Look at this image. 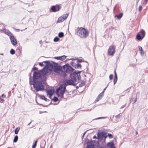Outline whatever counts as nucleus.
Segmentation results:
<instances>
[{"mask_svg": "<svg viewBox=\"0 0 148 148\" xmlns=\"http://www.w3.org/2000/svg\"><path fill=\"white\" fill-rule=\"evenodd\" d=\"M81 72H74L73 73L71 74L70 77L71 79L66 80L65 81L64 84L60 86L56 90V93L58 97H60L61 98H63V95L67 85H75V84H77L80 79Z\"/></svg>", "mask_w": 148, "mask_h": 148, "instance_id": "nucleus-1", "label": "nucleus"}, {"mask_svg": "<svg viewBox=\"0 0 148 148\" xmlns=\"http://www.w3.org/2000/svg\"><path fill=\"white\" fill-rule=\"evenodd\" d=\"M44 62L48 64L47 68L50 71H53L56 73H60L61 71L60 67L58 65L57 63H56L53 62L51 63H49V61H45Z\"/></svg>", "mask_w": 148, "mask_h": 148, "instance_id": "nucleus-2", "label": "nucleus"}, {"mask_svg": "<svg viewBox=\"0 0 148 148\" xmlns=\"http://www.w3.org/2000/svg\"><path fill=\"white\" fill-rule=\"evenodd\" d=\"M34 88L37 91H42L44 90V84L42 82L37 81L33 83Z\"/></svg>", "mask_w": 148, "mask_h": 148, "instance_id": "nucleus-3", "label": "nucleus"}, {"mask_svg": "<svg viewBox=\"0 0 148 148\" xmlns=\"http://www.w3.org/2000/svg\"><path fill=\"white\" fill-rule=\"evenodd\" d=\"M77 34L81 38H86L88 36L89 32L84 28L80 27L78 29L77 32Z\"/></svg>", "mask_w": 148, "mask_h": 148, "instance_id": "nucleus-4", "label": "nucleus"}, {"mask_svg": "<svg viewBox=\"0 0 148 148\" xmlns=\"http://www.w3.org/2000/svg\"><path fill=\"white\" fill-rule=\"evenodd\" d=\"M63 68L64 69V71L67 73H70L73 71L74 70L71 66H69L64 65L63 66Z\"/></svg>", "mask_w": 148, "mask_h": 148, "instance_id": "nucleus-5", "label": "nucleus"}, {"mask_svg": "<svg viewBox=\"0 0 148 148\" xmlns=\"http://www.w3.org/2000/svg\"><path fill=\"white\" fill-rule=\"evenodd\" d=\"M115 49V46H110L108 51V53L110 55H113L114 54Z\"/></svg>", "mask_w": 148, "mask_h": 148, "instance_id": "nucleus-6", "label": "nucleus"}, {"mask_svg": "<svg viewBox=\"0 0 148 148\" xmlns=\"http://www.w3.org/2000/svg\"><path fill=\"white\" fill-rule=\"evenodd\" d=\"M10 38L12 45H16L17 44V41L13 36V35H10Z\"/></svg>", "mask_w": 148, "mask_h": 148, "instance_id": "nucleus-7", "label": "nucleus"}, {"mask_svg": "<svg viewBox=\"0 0 148 148\" xmlns=\"http://www.w3.org/2000/svg\"><path fill=\"white\" fill-rule=\"evenodd\" d=\"M60 9L59 5H56L55 6H52L51 8V10L52 12H56L58 11Z\"/></svg>", "mask_w": 148, "mask_h": 148, "instance_id": "nucleus-8", "label": "nucleus"}, {"mask_svg": "<svg viewBox=\"0 0 148 148\" xmlns=\"http://www.w3.org/2000/svg\"><path fill=\"white\" fill-rule=\"evenodd\" d=\"M40 76V73L38 72H34V78L35 79H37Z\"/></svg>", "mask_w": 148, "mask_h": 148, "instance_id": "nucleus-9", "label": "nucleus"}, {"mask_svg": "<svg viewBox=\"0 0 148 148\" xmlns=\"http://www.w3.org/2000/svg\"><path fill=\"white\" fill-rule=\"evenodd\" d=\"M107 146V148H115L112 142L108 143Z\"/></svg>", "mask_w": 148, "mask_h": 148, "instance_id": "nucleus-10", "label": "nucleus"}, {"mask_svg": "<svg viewBox=\"0 0 148 148\" xmlns=\"http://www.w3.org/2000/svg\"><path fill=\"white\" fill-rule=\"evenodd\" d=\"M54 91L52 90H49L47 91V95L49 96L50 98L51 96L53 95Z\"/></svg>", "mask_w": 148, "mask_h": 148, "instance_id": "nucleus-11", "label": "nucleus"}, {"mask_svg": "<svg viewBox=\"0 0 148 148\" xmlns=\"http://www.w3.org/2000/svg\"><path fill=\"white\" fill-rule=\"evenodd\" d=\"M66 56L64 55L61 56L55 57L54 58L57 60H63L66 58Z\"/></svg>", "mask_w": 148, "mask_h": 148, "instance_id": "nucleus-12", "label": "nucleus"}, {"mask_svg": "<svg viewBox=\"0 0 148 148\" xmlns=\"http://www.w3.org/2000/svg\"><path fill=\"white\" fill-rule=\"evenodd\" d=\"M84 76L85 77V79L86 81H89L91 77V75L89 73H86L84 75Z\"/></svg>", "mask_w": 148, "mask_h": 148, "instance_id": "nucleus-13", "label": "nucleus"}, {"mask_svg": "<svg viewBox=\"0 0 148 148\" xmlns=\"http://www.w3.org/2000/svg\"><path fill=\"white\" fill-rule=\"evenodd\" d=\"M138 33L141 36H142L143 37H145V32L143 29L141 30Z\"/></svg>", "mask_w": 148, "mask_h": 148, "instance_id": "nucleus-14", "label": "nucleus"}, {"mask_svg": "<svg viewBox=\"0 0 148 148\" xmlns=\"http://www.w3.org/2000/svg\"><path fill=\"white\" fill-rule=\"evenodd\" d=\"M144 37L142 36H141L138 33V34L136 36V38L137 40H141Z\"/></svg>", "mask_w": 148, "mask_h": 148, "instance_id": "nucleus-15", "label": "nucleus"}, {"mask_svg": "<svg viewBox=\"0 0 148 148\" xmlns=\"http://www.w3.org/2000/svg\"><path fill=\"white\" fill-rule=\"evenodd\" d=\"M64 21V19H63V18H62V17L61 16L58 18L57 22V23H61L63 22Z\"/></svg>", "mask_w": 148, "mask_h": 148, "instance_id": "nucleus-16", "label": "nucleus"}, {"mask_svg": "<svg viewBox=\"0 0 148 148\" xmlns=\"http://www.w3.org/2000/svg\"><path fill=\"white\" fill-rule=\"evenodd\" d=\"M39 97L40 98L46 101H47V99L43 95H39Z\"/></svg>", "mask_w": 148, "mask_h": 148, "instance_id": "nucleus-17", "label": "nucleus"}, {"mask_svg": "<svg viewBox=\"0 0 148 148\" xmlns=\"http://www.w3.org/2000/svg\"><path fill=\"white\" fill-rule=\"evenodd\" d=\"M97 136L98 138L99 139H101L103 137V135L101 133H98L97 134Z\"/></svg>", "mask_w": 148, "mask_h": 148, "instance_id": "nucleus-18", "label": "nucleus"}, {"mask_svg": "<svg viewBox=\"0 0 148 148\" xmlns=\"http://www.w3.org/2000/svg\"><path fill=\"white\" fill-rule=\"evenodd\" d=\"M69 16V14H66L62 16V18L64 19V21Z\"/></svg>", "mask_w": 148, "mask_h": 148, "instance_id": "nucleus-19", "label": "nucleus"}, {"mask_svg": "<svg viewBox=\"0 0 148 148\" xmlns=\"http://www.w3.org/2000/svg\"><path fill=\"white\" fill-rule=\"evenodd\" d=\"M123 13H121L119 15H116L115 16V17H117L118 19H119L122 17L123 16Z\"/></svg>", "mask_w": 148, "mask_h": 148, "instance_id": "nucleus-20", "label": "nucleus"}, {"mask_svg": "<svg viewBox=\"0 0 148 148\" xmlns=\"http://www.w3.org/2000/svg\"><path fill=\"white\" fill-rule=\"evenodd\" d=\"M85 84V82L84 81H82L81 83H80L79 85V86L80 87H81L84 86Z\"/></svg>", "mask_w": 148, "mask_h": 148, "instance_id": "nucleus-21", "label": "nucleus"}, {"mask_svg": "<svg viewBox=\"0 0 148 148\" xmlns=\"http://www.w3.org/2000/svg\"><path fill=\"white\" fill-rule=\"evenodd\" d=\"M103 92H102L101 93H100L98 96V97L99 98L101 99L102 98V96L103 95Z\"/></svg>", "mask_w": 148, "mask_h": 148, "instance_id": "nucleus-22", "label": "nucleus"}, {"mask_svg": "<svg viewBox=\"0 0 148 148\" xmlns=\"http://www.w3.org/2000/svg\"><path fill=\"white\" fill-rule=\"evenodd\" d=\"M18 136H17L16 135L15 136V137L14 138V140H13L14 142V143L16 142L18 140Z\"/></svg>", "mask_w": 148, "mask_h": 148, "instance_id": "nucleus-23", "label": "nucleus"}, {"mask_svg": "<svg viewBox=\"0 0 148 148\" xmlns=\"http://www.w3.org/2000/svg\"><path fill=\"white\" fill-rule=\"evenodd\" d=\"M148 2V0H142V3L143 4L146 5Z\"/></svg>", "mask_w": 148, "mask_h": 148, "instance_id": "nucleus-24", "label": "nucleus"}, {"mask_svg": "<svg viewBox=\"0 0 148 148\" xmlns=\"http://www.w3.org/2000/svg\"><path fill=\"white\" fill-rule=\"evenodd\" d=\"M64 36V33L63 32H61L58 34V36L60 38L63 37Z\"/></svg>", "mask_w": 148, "mask_h": 148, "instance_id": "nucleus-25", "label": "nucleus"}, {"mask_svg": "<svg viewBox=\"0 0 148 148\" xmlns=\"http://www.w3.org/2000/svg\"><path fill=\"white\" fill-rule=\"evenodd\" d=\"M87 148H95V147L92 145H88L87 146Z\"/></svg>", "mask_w": 148, "mask_h": 148, "instance_id": "nucleus-26", "label": "nucleus"}, {"mask_svg": "<svg viewBox=\"0 0 148 148\" xmlns=\"http://www.w3.org/2000/svg\"><path fill=\"white\" fill-rule=\"evenodd\" d=\"M59 39H60L58 37H56L54 38V41L55 42H58L59 40Z\"/></svg>", "mask_w": 148, "mask_h": 148, "instance_id": "nucleus-27", "label": "nucleus"}, {"mask_svg": "<svg viewBox=\"0 0 148 148\" xmlns=\"http://www.w3.org/2000/svg\"><path fill=\"white\" fill-rule=\"evenodd\" d=\"M10 52L11 54L13 55L15 53V52L14 49H12L10 51Z\"/></svg>", "mask_w": 148, "mask_h": 148, "instance_id": "nucleus-28", "label": "nucleus"}, {"mask_svg": "<svg viewBox=\"0 0 148 148\" xmlns=\"http://www.w3.org/2000/svg\"><path fill=\"white\" fill-rule=\"evenodd\" d=\"M19 130V128H16L15 129V133L16 134H18Z\"/></svg>", "mask_w": 148, "mask_h": 148, "instance_id": "nucleus-29", "label": "nucleus"}, {"mask_svg": "<svg viewBox=\"0 0 148 148\" xmlns=\"http://www.w3.org/2000/svg\"><path fill=\"white\" fill-rule=\"evenodd\" d=\"M121 115H120V114H118V115L115 116L116 118V119H119L121 117Z\"/></svg>", "mask_w": 148, "mask_h": 148, "instance_id": "nucleus-30", "label": "nucleus"}, {"mask_svg": "<svg viewBox=\"0 0 148 148\" xmlns=\"http://www.w3.org/2000/svg\"><path fill=\"white\" fill-rule=\"evenodd\" d=\"M138 47L139 48V50L140 51L141 53H143V50L142 48V47L140 46H138Z\"/></svg>", "mask_w": 148, "mask_h": 148, "instance_id": "nucleus-31", "label": "nucleus"}, {"mask_svg": "<svg viewBox=\"0 0 148 148\" xmlns=\"http://www.w3.org/2000/svg\"><path fill=\"white\" fill-rule=\"evenodd\" d=\"M108 136L110 138H112L113 137L112 135L110 133L108 134Z\"/></svg>", "mask_w": 148, "mask_h": 148, "instance_id": "nucleus-32", "label": "nucleus"}, {"mask_svg": "<svg viewBox=\"0 0 148 148\" xmlns=\"http://www.w3.org/2000/svg\"><path fill=\"white\" fill-rule=\"evenodd\" d=\"M37 140H36L35 141V142L34 144L32 146V148H35L36 145L37 143Z\"/></svg>", "mask_w": 148, "mask_h": 148, "instance_id": "nucleus-33", "label": "nucleus"}, {"mask_svg": "<svg viewBox=\"0 0 148 148\" xmlns=\"http://www.w3.org/2000/svg\"><path fill=\"white\" fill-rule=\"evenodd\" d=\"M77 61L79 62H84V60L82 59H79L77 60Z\"/></svg>", "mask_w": 148, "mask_h": 148, "instance_id": "nucleus-34", "label": "nucleus"}, {"mask_svg": "<svg viewBox=\"0 0 148 148\" xmlns=\"http://www.w3.org/2000/svg\"><path fill=\"white\" fill-rule=\"evenodd\" d=\"M53 100L55 102L57 101H58V98L56 97H54Z\"/></svg>", "mask_w": 148, "mask_h": 148, "instance_id": "nucleus-35", "label": "nucleus"}, {"mask_svg": "<svg viewBox=\"0 0 148 148\" xmlns=\"http://www.w3.org/2000/svg\"><path fill=\"white\" fill-rule=\"evenodd\" d=\"M5 31H6L7 32H6L8 35H10V34H11V33L8 30H6V29L5 30Z\"/></svg>", "mask_w": 148, "mask_h": 148, "instance_id": "nucleus-36", "label": "nucleus"}, {"mask_svg": "<svg viewBox=\"0 0 148 148\" xmlns=\"http://www.w3.org/2000/svg\"><path fill=\"white\" fill-rule=\"evenodd\" d=\"M142 9V7L141 6H140L138 8V10L139 12Z\"/></svg>", "mask_w": 148, "mask_h": 148, "instance_id": "nucleus-37", "label": "nucleus"}, {"mask_svg": "<svg viewBox=\"0 0 148 148\" xmlns=\"http://www.w3.org/2000/svg\"><path fill=\"white\" fill-rule=\"evenodd\" d=\"M113 78V75L112 74H111L109 76V78L110 79H112Z\"/></svg>", "mask_w": 148, "mask_h": 148, "instance_id": "nucleus-38", "label": "nucleus"}, {"mask_svg": "<svg viewBox=\"0 0 148 148\" xmlns=\"http://www.w3.org/2000/svg\"><path fill=\"white\" fill-rule=\"evenodd\" d=\"M101 99L99 98L98 97L97 98H96L95 101L96 102H97V101H98L99 100H100Z\"/></svg>", "mask_w": 148, "mask_h": 148, "instance_id": "nucleus-39", "label": "nucleus"}, {"mask_svg": "<svg viewBox=\"0 0 148 148\" xmlns=\"http://www.w3.org/2000/svg\"><path fill=\"white\" fill-rule=\"evenodd\" d=\"M101 99L99 98L98 97L97 98H96L95 101L96 102H97V101H98L99 100H100Z\"/></svg>", "mask_w": 148, "mask_h": 148, "instance_id": "nucleus-40", "label": "nucleus"}, {"mask_svg": "<svg viewBox=\"0 0 148 148\" xmlns=\"http://www.w3.org/2000/svg\"><path fill=\"white\" fill-rule=\"evenodd\" d=\"M117 79H114V84H115L116 82L117 81Z\"/></svg>", "mask_w": 148, "mask_h": 148, "instance_id": "nucleus-41", "label": "nucleus"}, {"mask_svg": "<svg viewBox=\"0 0 148 148\" xmlns=\"http://www.w3.org/2000/svg\"><path fill=\"white\" fill-rule=\"evenodd\" d=\"M41 66H44V64L43 63V62H40L39 64Z\"/></svg>", "mask_w": 148, "mask_h": 148, "instance_id": "nucleus-42", "label": "nucleus"}, {"mask_svg": "<svg viewBox=\"0 0 148 148\" xmlns=\"http://www.w3.org/2000/svg\"><path fill=\"white\" fill-rule=\"evenodd\" d=\"M4 101V100L0 98V102L1 103H3Z\"/></svg>", "mask_w": 148, "mask_h": 148, "instance_id": "nucleus-43", "label": "nucleus"}, {"mask_svg": "<svg viewBox=\"0 0 148 148\" xmlns=\"http://www.w3.org/2000/svg\"><path fill=\"white\" fill-rule=\"evenodd\" d=\"M1 97L3 98H5L6 97V96L5 95H4V94H3L2 95Z\"/></svg>", "mask_w": 148, "mask_h": 148, "instance_id": "nucleus-44", "label": "nucleus"}, {"mask_svg": "<svg viewBox=\"0 0 148 148\" xmlns=\"http://www.w3.org/2000/svg\"><path fill=\"white\" fill-rule=\"evenodd\" d=\"M32 69L33 70H36L38 69V68L36 67H34Z\"/></svg>", "mask_w": 148, "mask_h": 148, "instance_id": "nucleus-45", "label": "nucleus"}, {"mask_svg": "<svg viewBox=\"0 0 148 148\" xmlns=\"http://www.w3.org/2000/svg\"><path fill=\"white\" fill-rule=\"evenodd\" d=\"M77 67H79L81 66V64H77Z\"/></svg>", "mask_w": 148, "mask_h": 148, "instance_id": "nucleus-46", "label": "nucleus"}, {"mask_svg": "<svg viewBox=\"0 0 148 148\" xmlns=\"http://www.w3.org/2000/svg\"><path fill=\"white\" fill-rule=\"evenodd\" d=\"M125 105H126V104H125L123 106H121V107L120 108L121 109H122V108H124V107H125Z\"/></svg>", "mask_w": 148, "mask_h": 148, "instance_id": "nucleus-47", "label": "nucleus"}, {"mask_svg": "<svg viewBox=\"0 0 148 148\" xmlns=\"http://www.w3.org/2000/svg\"><path fill=\"white\" fill-rule=\"evenodd\" d=\"M114 79H117V74H115V77Z\"/></svg>", "mask_w": 148, "mask_h": 148, "instance_id": "nucleus-48", "label": "nucleus"}, {"mask_svg": "<svg viewBox=\"0 0 148 148\" xmlns=\"http://www.w3.org/2000/svg\"><path fill=\"white\" fill-rule=\"evenodd\" d=\"M136 98L134 100V101H133V103H135L136 102Z\"/></svg>", "mask_w": 148, "mask_h": 148, "instance_id": "nucleus-49", "label": "nucleus"}, {"mask_svg": "<svg viewBox=\"0 0 148 148\" xmlns=\"http://www.w3.org/2000/svg\"><path fill=\"white\" fill-rule=\"evenodd\" d=\"M87 131H86L84 133V134L83 135V136H82V137L83 138L84 137V135H85V134L86 133V132Z\"/></svg>", "mask_w": 148, "mask_h": 148, "instance_id": "nucleus-50", "label": "nucleus"}, {"mask_svg": "<svg viewBox=\"0 0 148 148\" xmlns=\"http://www.w3.org/2000/svg\"><path fill=\"white\" fill-rule=\"evenodd\" d=\"M97 138V137L96 136H94L93 137V138L94 139H95V138Z\"/></svg>", "mask_w": 148, "mask_h": 148, "instance_id": "nucleus-51", "label": "nucleus"}, {"mask_svg": "<svg viewBox=\"0 0 148 148\" xmlns=\"http://www.w3.org/2000/svg\"><path fill=\"white\" fill-rule=\"evenodd\" d=\"M42 40H40V41H39V43L40 44H41L42 43Z\"/></svg>", "mask_w": 148, "mask_h": 148, "instance_id": "nucleus-52", "label": "nucleus"}, {"mask_svg": "<svg viewBox=\"0 0 148 148\" xmlns=\"http://www.w3.org/2000/svg\"><path fill=\"white\" fill-rule=\"evenodd\" d=\"M106 88H107V87H106V88H105L103 90V92H104L105 90H106Z\"/></svg>", "mask_w": 148, "mask_h": 148, "instance_id": "nucleus-53", "label": "nucleus"}, {"mask_svg": "<svg viewBox=\"0 0 148 148\" xmlns=\"http://www.w3.org/2000/svg\"><path fill=\"white\" fill-rule=\"evenodd\" d=\"M114 74H117L115 71H114Z\"/></svg>", "mask_w": 148, "mask_h": 148, "instance_id": "nucleus-54", "label": "nucleus"}, {"mask_svg": "<svg viewBox=\"0 0 148 148\" xmlns=\"http://www.w3.org/2000/svg\"><path fill=\"white\" fill-rule=\"evenodd\" d=\"M101 118H99L97 119H101Z\"/></svg>", "mask_w": 148, "mask_h": 148, "instance_id": "nucleus-55", "label": "nucleus"}, {"mask_svg": "<svg viewBox=\"0 0 148 148\" xmlns=\"http://www.w3.org/2000/svg\"><path fill=\"white\" fill-rule=\"evenodd\" d=\"M31 122H30V123H29V124H28V125H29L31 123Z\"/></svg>", "mask_w": 148, "mask_h": 148, "instance_id": "nucleus-56", "label": "nucleus"}, {"mask_svg": "<svg viewBox=\"0 0 148 148\" xmlns=\"http://www.w3.org/2000/svg\"><path fill=\"white\" fill-rule=\"evenodd\" d=\"M98 146V145H97V147Z\"/></svg>", "mask_w": 148, "mask_h": 148, "instance_id": "nucleus-57", "label": "nucleus"}]
</instances>
